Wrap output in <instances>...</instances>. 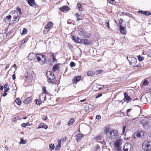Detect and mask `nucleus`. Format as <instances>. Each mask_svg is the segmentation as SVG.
Listing matches in <instances>:
<instances>
[{"mask_svg":"<svg viewBox=\"0 0 151 151\" xmlns=\"http://www.w3.org/2000/svg\"><path fill=\"white\" fill-rule=\"evenodd\" d=\"M97 73L96 74V75H97L98 74H99L101 73L102 72V70H97L96 71Z\"/></svg>","mask_w":151,"mask_h":151,"instance_id":"nucleus-48","label":"nucleus"},{"mask_svg":"<svg viewBox=\"0 0 151 151\" xmlns=\"http://www.w3.org/2000/svg\"><path fill=\"white\" fill-rule=\"evenodd\" d=\"M92 41L90 40L84 39L83 40V43L84 45H88L91 43Z\"/></svg>","mask_w":151,"mask_h":151,"instance_id":"nucleus-15","label":"nucleus"},{"mask_svg":"<svg viewBox=\"0 0 151 151\" xmlns=\"http://www.w3.org/2000/svg\"><path fill=\"white\" fill-rule=\"evenodd\" d=\"M47 116H45L43 117L42 119L43 120H46L47 119Z\"/></svg>","mask_w":151,"mask_h":151,"instance_id":"nucleus-55","label":"nucleus"},{"mask_svg":"<svg viewBox=\"0 0 151 151\" xmlns=\"http://www.w3.org/2000/svg\"><path fill=\"white\" fill-rule=\"evenodd\" d=\"M126 128V126H124L123 127V130H122V133L124 134H125V130Z\"/></svg>","mask_w":151,"mask_h":151,"instance_id":"nucleus-42","label":"nucleus"},{"mask_svg":"<svg viewBox=\"0 0 151 151\" xmlns=\"http://www.w3.org/2000/svg\"><path fill=\"white\" fill-rule=\"evenodd\" d=\"M7 95V93H6V92L4 91V92L2 94V96H5Z\"/></svg>","mask_w":151,"mask_h":151,"instance_id":"nucleus-56","label":"nucleus"},{"mask_svg":"<svg viewBox=\"0 0 151 151\" xmlns=\"http://www.w3.org/2000/svg\"><path fill=\"white\" fill-rule=\"evenodd\" d=\"M104 132L109 139H114L118 136L119 134L117 130H110L109 127H105Z\"/></svg>","mask_w":151,"mask_h":151,"instance_id":"nucleus-1","label":"nucleus"},{"mask_svg":"<svg viewBox=\"0 0 151 151\" xmlns=\"http://www.w3.org/2000/svg\"><path fill=\"white\" fill-rule=\"evenodd\" d=\"M83 137V135L81 134H79L76 135V139L78 142L80 141L81 138Z\"/></svg>","mask_w":151,"mask_h":151,"instance_id":"nucleus-20","label":"nucleus"},{"mask_svg":"<svg viewBox=\"0 0 151 151\" xmlns=\"http://www.w3.org/2000/svg\"><path fill=\"white\" fill-rule=\"evenodd\" d=\"M36 55V54H35L34 53H30L28 56V58L30 60H32L34 57L35 58Z\"/></svg>","mask_w":151,"mask_h":151,"instance_id":"nucleus-17","label":"nucleus"},{"mask_svg":"<svg viewBox=\"0 0 151 151\" xmlns=\"http://www.w3.org/2000/svg\"><path fill=\"white\" fill-rule=\"evenodd\" d=\"M66 138H67L66 137H64L61 138L60 140H59L60 141V142L61 141H64L65 140L66 141Z\"/></svg>","mask_w":151,"mask_h":151,"instance_id":"nucleus-46","label":"nucleus"},{"mask_svg":"<svg viewBox=\"0 0 151 151\" xmlns=\"http://www.w3.org/2000/svg\"><path fill=\"white\" fill-rule=\"evenodd\" d=\"M148 84V82L146 80H145L143 83V85L144 86H147Z\"/></svg>","mask_w":151,"mask_h":151,"instance_id":"nucleus-40","label":"nucleus"},{"mask_svg":"<svg viewBox=\"0 0 151 151\" xmlns=\"http://www.w3.org/2000/svg\"><path fill=\"white\" fill-rule=\"evenodd\" d=\"M28 4L31 6L37 5L36 4L35 0H26Z\"/></svg>","mask_w":151,"mask_h":151,"instance_id":"nucleus-12","label":"nucleus"},{"mask_svg":"<svg viewBox=\"0 0 151 151\" xmlns=\"http://www.w3.org/2000/svg\"><path fill=\"white\" fill-rule=\"evenodd\" d=\"M35 103L37 105H40V104L41 102L40 100L36 99L35 100Z\"/></svg>","mask_w":151,"mask_h":151,"instance_id":"nucleus-41","label":"nucleus"},{"mask_svg":"<svg viewBox=\"0 0 151 151\" xmlns=\"http://www.w3.org/2000/svg\"><path fill=\"white\" fill-rule=\"evenodd\" d=\"M53 25V23L52 22H49L45 27L47 28H49V29H50L51 28L52 26Z\"/></svg>","mask_w":151,"mask_h":151,"instance_id":"nucleus-27","label":"nucleus"},{"mask_svg":"<svg viewBox=\"0 0 151 151\" xmlns=\"http://www.w3.org/2000/svg\"><path fill=\"white\" fill-rule=\"evenodd\" d=\"M9 89H10L9 88V87H8V88H6L5 89L4 91L6 92H8L9 91Z\"/></svg>","mask_w":151,"mask_h":151,"instance_id":"nucleus-54","label":"nucleus"},{"mask_svg":"<svg viewBox=\"0 0 151 151\" xmlns=\"http://www.w3.org/2000/svg\"><path fill=\"white\" fill-rule=\"evenodd\" d=\"M69 7L68 6H63L60 8L62 12H64L69 10Z\"/></svg>","mask_w":151,"mask_h":151,"instance_id":"nucleus-19","label":"nucleus"},{"mask_svg":"<svg viewBox=\"0 0 151 151\" xmlns=\"http://www.w3.org/2000/svg\"><path fill=\"white\" fill-rule=\"evenodd\" d=\"M101 85L99 84H96L95 85L93 86V89L95 91H97L101 89V88L99 87V86H101Z\"/></svg>","mask_w":151,"mask_h":151,"instance_id":"nucleus-14","label":"nucleus"},{"mask_svg":"<svg viewBox=\"0 0 151 151\" xmlns=\"http://www.w3.org/2000/svg\"><path fill=\"white\" fill-rule=\"evenodd\" d=\"M124 151H133V148L132 145L129 143L125 144L123 148Z\"/></svg>","mask_w":151,"mask_h":151,"instance_id":"nucleus-6","label":"nucleus"},{"mask_svg":"<svg viewBox=\"0 0 151 151\" xmlns=\"http://www.w3.org/2000/svg\"><path fill=\"white\" fill-rule=\"evenodd\" d=\"M82 36L84 37L88 38L91 36V35L90 34L85 31Z\"/></svg>","mask_w":151,"mask_h":151,"instance_id":"nucleus-23","label":"nucleus"},{"mask_svg":"<svg viewBox=\"0 0 151 151\" xmlns=\"http://www.w3.org/2000/svg\"><path fill=\"white\" fill-rule=\"evenodd\" d=\"M77 6L79 9H80L81 7V5L80 4L78 3L77 4Z\"/></svg>","mask_w":151,"mask_h":151,"instance_id":"nucleus-51","label":"nucleus"},{"mask_svg":"<svg viewBox=\"0 0 151 151\" xmlns=\"http://www.w3.org/2000/svg\"><path fill=\"white\" fill-rule=\"evenodd\" d=\"M11 15H9L8 16H7L6 17V18H4V20L6 22V20L7 19L8 20H9L11 19Z\"/></svg>","mask_w":151,"mask_h":151,"instance_id":"nucleus-36","label":"nucleus"},{"mask_svg":"<svg viewBox=\"0 0 151 151\" xmlns=\"http://www.w3.org/2000/svg\"><path fill=\"white\" fill-rule=\"evenodd\" d=\"M81 78V77L80 76H77L74 77L73 80V83H76Z\"/></svg>","mask_w":151,"mask_h":151,"instance_id":"nucleus-13","label":"nucleus"},{"mask_svg":"<svg viewBox=\"0 0 151 151\" xmlns=\"http://www.w3.org/2000/svg\"><path fill=\"white\" fill-rule=\"evenodd\" d=\"M145 132L142 131H137L135 132L133 136V138L135 139L136 137H140L143 136Z\"/></svg>","mask_w":151,"mask_h":151,"instance_id":"nucleus-9","label":"nucleus"},{"mask_svg":"<svg viewBox=\"0 0 151 151\" xmlns=\"http://www.w3.org/2000/svg\"><path fill=\"white\" fill-rule=\"evenodd\" d=\"M35 58H36L37 61L41 65H43L45 63L46 60L45 56L41 54L37 53Z\"/></svg>","mask_w":151,"mask_h":151,"instance_id":"nucleus-3","label":"nucleus"},{"mask_svg":"<svg viewBox=\"0 0 151 151\" xmlns=\"http://www.w3.org/2000/svg\"><path fill=\"white\" fill-rule=\"evenodd\" d=\"M141 66H142V65L140 64H137L136 66H134V68H135V67L140 68L141 67Z\"/></svg>","mask_w":151,"mask_h":151,"instance_id":"nucleus-52","label":"nucleus"},{"mask_svg":"<svg viewBox=\"0 0 151 151\" xmlns=\"http://www.w3.org/2000/svg\"><path fill=\"white\" fill-rule=\"evenodd\" d=\"M127 59L130 65H135L137 63V59L134 57H127Z\"/></svg>","mask_w":151,"mask_h":151,"instance_id":"nucleus-7","label":"nucleus"},{"mask_svg":"<svg viewBox=\"0 0 151 151\" xmlns=\"http://www.w3.org/2000/svg\"><path fill=\"white\" fill-rule=\"evenodd\" d=\"M54 148V145L53 144H50V149L52 150Z\"/></svg>","mask_w":151,"mask_h":151,"instance_id":"nucleus-37","label":"nucleus"},{"mask_svg":"<svg viewBox=\"0 0 151 151\" xmlns=\"http://www.w3.org/2000/svg\"><path fill=\"white\" fill-rule=\"evenodd\" d=\"M27 30L26 29L24 28H23V30H22V35H25L27 33Z\"/></svg>","mask_w":151,"mask_h":151,"instance_id":"nucleus-35","label":"nucleus"},{"mask_svg":"<svg viewBox=\"0 0 151 151\" xmlns=\"http://www.w3.org/2000/svg\"><path fill=\"white\" fill-rule=\"evenodd\" d=\"M105 25L107 27H108L109 28V22L108 21L107 22V21H106L105 22Z\"/></svg>","mask_w":151,"mask_h":151,"instance_id":"nucleus-45","label":"nucleus"},{"mask_svg":"<svg viewBox=\"0 0 151 151\" xmlns=\"http://www.w3.org/2000/svg\"><path fill=\"white\" fill-rule=\"evenodd\" d=\"M21 143L23 144H26V142L25 141V140H24L22 139H21Z\"/></svg>","mask_w":151,"mask_h":151,"instance_id":"nucleus-47","label":"nucleus"},{"mask_svg":"<svg viewBox=\"0 0 151 151\" xmlns=\"http://www.w3.org/2000/svg\"><path fill=\"white\" fill-rule=\"evenodd\" d=\"M47 81L50 83H54L56 81L55 77L54 74L50 71L47 72Z\"/></svg>","mask_w":151,"mask_h":151,"instance_id":"nucleus-4","label":"nucleus"},{"mask_svg":"<svg viewBox=\"0 0 151 151\" xmlns=\"http://www.w3.org/2000/svg\"><path fill=\"white\" fill-rule=\"evenodd\" d=\"M13 67L15 68H17V65H16V64H14L13 65Z\"/></svg>","mask_w":151,"mask_h":151,"instance_id":"nucleus-64","label":"nucleus"},{"mask_svg":"<svg viewBox=\"0 0 151 151\" xmlns=\"http://www.w3.org/2000/svg\"><path fill=\"white\" fill-rule=\"evenodd\" d=\"M94 74V73L91 70L89 71L87 73V75L88 76H92Z\"/></svg>","mask_w":151,"mask_h":151,"instance_id":"nucleus-33","label":"nucleus"},{"mask_svg":"<svg viewBox=\"0 0 151 151\" xmlns=\"http://www.w3.org/2000/svg\"><path fill=\"white\" fill-rule=\"evenodd\" d=\"M131 110V109H128L127 110V113H128V112H130V110Z\"/></svg>","mask_w":151,"mask_h":151,"instance_id":"nucleus-63","label":"nucleus"},{"mask_svg":"<svg viewBox=\"0 0 151 151\" xmlns=\"http://www.w3.org/2000/svg\"><path fill=\"white\" fill-rule=\"evenodd\" d=\"M85 31L82 29H79L78 30V32L79 35L81 36H82L83 35Z\"/></svg>","mask_w":151,"mask_h":151,"instance_id":"nucleus-29","label":"nucleus"},{"mask_svg":"<svg viewBox=\"0 0 151 151\" xmlns=\"http://www.w3.org/2000/svg\"><path fill=\"white\" fill-rule=\"evenodd\" d=\"M50 54H51L50 57L52 59V61L53 62H55L56 63L57 62V60L56 59L54 55V54L52 52H51Z\"/></svg>","mask_w":151,"mask_h":151,"instance_id":"nucleus-21","label":"nucleus"},{"mask_svg":"<svg viewBox=\"0 0 151 151\" xmlns=\"http://www.w3.org/2000/svg\"><path fill=\"white\" fill-rule=\"evenodd\" d=\"M39 98L41 99L44 98V101L46 99V94L42 93H41L39 95Z\"/></svg>","mask_w":151,"mask_h":151,"instance_id":"nucleus-22","label":"nucleus"},{"mask_svg":"<svg viewBox=\"0 0 151 151\" xmlns=\"http://www.w3.org/2000/svg\"><path fill=\"white\" fill-rule=\"evenodd\" d=\"M16 9L17 11L13 10L12 12L13 16V22L14 23H16L19 21L20 16L22 14V12L20 8L17 7L16 8Z\"/></svg>","mask_w":151,"mask_h":151,"instance_id":"nucleus-2","label":"nucleus"},{"mask_svg":"<svg viewBox=\"0 0 151 151\" xmlns=\"http://www.w3.org/2000/svg\"><path fill=\"white\" fill-rule=\"evenodd\" d=\"M75 122V120L73 118L70 119L68 122V125L69 126L72 125Z\"/></svg>","mask_w":151,"mask_h":151,"instance_id":"nucleus-24","label":"nucleus"},{"mask_svg":"<svg viewBox=\"0 0 151 151\" xmlns=\"http://www.w3.org/2000/svg\"><path fill=\"white\" fill-rule=\"evenodd\" d=\"M122 143V140L121 139H117L115 142L114 145L116 148L118 149V151H121L120 148V145Z\"/></svg>","mask_w":151,"mask_h":151,"instance_id":"nucleus-8","label":"nucleus"},{"mask_svg":"<svg viewBox=\"0 0 151 151\" xmlns=\"http://www.w3.org/2000/svg\"><path fill=\"white\" fill-rule=\"evenodd\" d=\"M70 65L71 67H74L75 66V64L74 62H71L70 63Z\"/></svg>","mask_w":151,"mask_h":151,"instance_id":"nucleus-44","label":"nucleus"},{"mask_svg":"<svg viewBox=\"0 0 151 151\" xmlns=\"http://www.w3.org/2000/svg\"><path fill=\"white\" fill-rule=\"evenodd\" d=\"M137 57L138 60L140 61H142L144 59V57H142L140 55L138 56H137Z\"/></svg>","mask_w":151,"mask_h":151,"instance_id":"nucleus-34","label":"nucleus"},{"mask_svg":"<svg viewBox=\"0 0 151 151\" xmlns=\"http://www.w3.org/2000/svg\"><path fill=\"white\" fill-rule=\"evenodd\" d=\"M19 117H14V118L12 119V122H14L16 121V120L19 119Z\"/></svg>","mask_w":151,"mask_h":151,"instance_id":"nucleus-43","label":"nucleus"},{"mask_svg":"<svg viewBox=\"0 0 151 151\" xmlns=\"http://www.w3.org/2000/svg\"><path fill=\"white\" fill-rule=\"evenodd\" d=\"M73 40L76 43H83V39L80 38L79 37L73 36Z\"/></svg>","mask_w":151,"mask_h":151,"instance_id":"nucleus-10","label":"nucleus"},{"mask_svg":"<svg viewBox=\"0 0 151 151\" xmlns=\"http://www.w3.org/2000/svg\"><path fill=\"white\" fill-rule=\"evenodd\" d=\"M16 78V76H15V74H14L12 76V79L14 80Z\"/></svg>","mask_w":151,"mask_h":151,"instance_id":"nucleus-58","label":"nucleus"},{"mask_svg":"<svg viewBox=\"0 0 151 151\" xmlns=\"http://www.w3.org/2000/svg\"><path fill=\"white\" fill-rule=\"evenodd\" d=\"M82 18H78L77 19V21H79L80 20H82Z\"/></svg>","mask_w":151,"mask_h":151,"instance_id":"nucleus-62","label":"nucleus"},{"mask_svg":"<svg viewBox=\"0 0 151 151\" xmlns=\"http://www.w3.org/2000/svg\"><path fill=\"white\" fill-rule=\"evenodd\" d=\"M58 144L56 145L55 148V150H58L60 147L61 143L60 141L59 140V139H58Z\"/></svg>","mask_w":151,"mask_h":151,"instance_id":"nucleus-26","label":"nucleus"},{"mask_svg":"<svg viewBox=\"0 0 151 151\" xmlns=\"http://www.w3.org/2000/svg\"><path fill=\"white\" fill-rule=\"evenodd\" d=\"M3 86H0V89L2 91L3 90Z\"/></svg>","mask_w":151,"mask_h":151,"instance_id":"nucleus-60","label":"nucleus"},{"mask_svg":"<svg viewBox=\"0 0 151 151\" xmlns=\"http://www.w3.org/2000/svg\"><path fill=\"white\" fill-rule=\"evenodd\" d=\"M15 102L18 105H20L21 104V101L19 98H17L15 100Z\"/></svg>","mask_w":151,"mask_h":151,"instance_id":"nucleus-30","label":"nucleus"},{"mask_svg":"<svg viewBox=\"0 0 151 151\" xmlns=\"http://www.w3.org/2000/svg\"><path fill=\"white\" fill-rule=\"evenodd\" d=\"M9 66V64H7L6 65V69L7 68H8Z\"/></svg>","mask_w":151,"mask_h":151,"instance_id":"nucleus-59","label":"nucleus"},{"mask_svg":"<svg viewBox=\"0 0 151 151\" xmlns=\"http://www.w3.org/2000/svg\"><path fill=\"white\" fill-rule=\"evenodd\" d=\"M49 30L50 29H49V28H48L45 27L43 30L44 34H47L48 33Z\"/></svg>","mask_w":151,"mask_h":151,"instance_id":"nucleus-31","label":"nucleus"},{"mask_svg":"<svg viewBox=\"0 0 151 151\" xmlns=\"http://www.w3.org/2000/svg\"><path fill=\"white\" fill-rule=\"evenodd\" d=\"M101 136H99L98 137H97L95 138V139L96 140H100L101 139Z\"/></svg>","mask_w":151,"mask_h":151,"instance_id":"nucleus-50","label":"nucleus"},{"mask_svg":"<svg viewBox=\"0 0 151 151\" xmlns=\"http://www.w3.org/2000/svg\"><path fill=\"white\" fill-rule=\"evenodd\" d=\"M86 101V99H84L83 100H81L80 101L81 102H83L85 101Z\"/></svg>","mask_w":151,"mask_h":151,"instance_id":"nucleus-61","label":"nucleus"},{"mask_svg":"<svg viewBox=\"0 0 151 151\" xmlns=\"http://www.w3.org/2000/svg\"><path fill=\"white\" fill-rule=\"evenodd\" d=\"M29 123H23L22 124V126L23 127H25L26 126H28L29 125Z\"/></svg>","mask_w":151,"mask_h":151,"instance_id":"nucleus-38","label":"nucleus"},{"mask_svg":"<svg viewBox=\"0 0 151 151\" xmlns=\"http://www.w3.org/2000/svg\"><path fill=\"white\" fill-rule=\"evenodd\" d=\"M59 64H57L54 65L52 68V70L55 71L58 69L59 67Z\"/></svg>","mask_w":151,"mask_h":151,"instance_id":"nucleus-28","label":"nucleus"},{"mask_svg":"<svg viewBox=\"0 0 151 151\" xmlns=\"http://www.w3.org/2000/svg\"><path fill=\"white\" fill-rule=\"evenodd\" d=\"M102 93H99V94H98L97 96H96V98L97 99L99 98V97L101 96H102Z\"/></svg>","mask_w":151,"mask_h":151,"instance_id":"nucleus-49","label":"nucleus"},{"mask_svg":"<svg viewBox=\"0 0 151 151\" xmlns=\"http://www.w3.org/2000/svg\"><path fill=\"white\" fill-rule=\"evenodd\" d=\"M8 86V85L7 83H6L4 85V89H5L6 88H8L7 87Z\"/></svg>","mask_w":151,"mask_h":151,"instance_id":"nucleus-57","label":"nucleus"},{"mask_svg":"<svg viewBox=\"0 0 151 151\" xmlns=\"http://www.w3.org/2000/svg\"><path fill=\"white\" fill-rule=\"evenodd\" d=\"M119 29H120V32L121 34L123 35H125L126 34L127 31L122 26V25H120Z\"/></svg>","mask_w":151,"mask_h":151,"instance_id":"nucleus-11","label":"nucleus"},{"mask_svg":"<svg viewBox=\"0 0 151 151\" xmlns=\"http://www.w3.org/2000/svg\"><path fill=\"white\" fill-rule=\"evenodd\" d=\"M32 100V98L31 97H28L27 99L24 100L23 102L25 104H27L30 103Z\"/></svg>","mask_w":151,"mask_h":151,"instance_id":"nucleus-16","label":"nucleus"},{"mask_svg":"<svg viewBox=\"0 0 151 151\" xmlns=\"http://www.w3.org/2000/svg\"><path fill=\"white\" fill-rule=\"evenodd\" d=\"M45 128V125L44 124H40L38 128H37V129H40V128Z\"/></svg>","mask_w":151,"mask_h":151,"instance_id":"nucleus-39","label":"nucleus"},{"mask_svg":"<svg viewBox=\"0 0 151 151\" xmlns=\"http://www.w3.org/2000/svg\"><path fill=\"white\" fill-rule=\"evenodd\" d=\"M138 12L139 13L143 14L146 15H151V13L148 11H143L142 10L139 11Z\"/></svg>","mask_w":151,"mask_h":151,"instance_id":"nucleus-18","label":"nucleus"},{"mask_svg":"<svg viewBox=\"0 0 151 151\" xmlns=\"http://www.w3.org/2000/svg\"><path fill=\"white\" fill-rule=\"evenodd\" d=\"M42 90H43V92L42 93H43L45 94H48L49 93V92L47 91L46 89V88L45 86H43L42 87Z\"/></svg>","mask_w":151,"mask_h":151,"instance_id":"nucleus-32","label":"nucleus"},{"mask_svg":"<svg viewBox=\"0 0 151 151\" xmlns=\"http://www.w3.org/2000/svg\"><path fill=\"white\" fill-rule=\"evenodd\" d=\"M142 149L144 151H149L151 149V141L146 140L143 143Z\"/></svg>","mask_w":151,"mask_h":151,"instance_id":"nucleus-5","label":"nucleus"},{"mask_svg":"<svg viewBox=\"0 0 151 151\" xmlns=\"http://www.w3.org/2000/svg\"><path fill=\"white\" fill-rule=\"evenodd\" d=\"M96 119H99L101 118V116L100 115H98L96 116Z\"/></svg>","mask_w":151,"mask_h":151,"instance_id":"nucleus-53","label":"nucleus"},{"mask_svg":"<svg viewBox=\"0 0 151 151\" xmlns=\"http://www.w3.org/2000/svg\"><path fill=\"white\" fill-rule=\"evenodd\" d=\"M124 98L127 101V102L131 100V99L130 96H129L126 93H124Z\"/></svg>","mask_w":151,"mask_h":151,"instance_id":"nucleus-25","label":"nucleus"}]
</instances>
